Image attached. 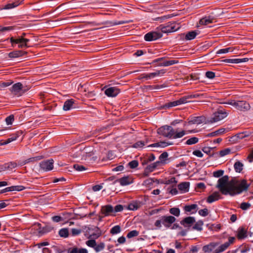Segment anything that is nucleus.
Returning <instances> with one entry per match:
<instances>
[{
    "mask_svg": "<svg viewBox=\"0 0 253 253\" xmlns=\"http://www.w3.org/2000/svg\"><path fill=\"white\" fill-rule=\"evenodd\" d=\"M249 186L250 184L247 183L245 179L242 180L240 182L234 178L229 181V176L224 175L218 180L216 187L222 194L234 196L247 191Z\"/></svg>",
    "mask_w": 253,
    "mask_h": 253,
    "instance_id": "obj_1",
    "label": "nucleus"
},
{
    "mask_svg": "<svg viewBox=\"0 0 253 253\" xmlns=\"http://www.w3.org/2000/svg\"><path fill=\"white\" fill-rule=\"evenodd\" d=\"M29 89V87L24 86L21 83H17L12 86L10 90L13 94L19 96H21Z\"/></svg>",
    "mask_w": 253,
    "mask_h": 253,
    "instance_id": "obj_2",
    "label": "nucleus"
},
{
    "mask_svg": "<svg viewBox=\"0 0 253 253\" xmlns=\"http://www.w3.org/2000/svg\"><path fill=\"white\" fill-rule=\"evenodd\" d=\"M157 133L165 137L172 138L174 134V129L171 126L165 125L161 126L157 130Z\"/></svg>",
    "mask_w": 253,
    "mask_h": 253,
    "instance_id": "obj_3",
    "label": "nucleus"
},
{
    "mask_svg": "<svg viewBox=\"0 0 253 253\" xmlns=\"http://www.w3.org/2000/svg\"><path fill=\"white\" fill-rule=\"evenodd\" d=\"M34 226L35 229L38 231L39 236H42L51 231L54 229V227L49 223L46 224L44 226H42L41 223H35Z\"/></svg>",
    "mask_w": 253,
    "mask_h": 253,
    "instance_id": "obj_4",
    "label": "nucleus"
},
{
    "mask_svg": "<svg viewBox=\"0 0 253 253\" xmlns=\"http://www.w3.org/2000/svg\"><path fill=\"white\" fill-rule=\"evenodd\" d=\"M161 33H169L177 31L180 28L179 23L169 22L166 26L161 25L160 26Z\"/></svg>",
    "mask_w": 253,
    "mask_h": 253,
    "instance_id": "obj_5",
    "label": "nucleus"
},
{
    "mask_svg": "<svg viewBox=\"0 0 253 253\" xmlns=\"http://www.w3.org/2000/svg\"><path fill=\"white\" fill-rule=\"evenodd\" d=\"M214 114V117L212 118L211 120H207V123H212L213 122H217L219 121H220L227 116V113L225 111L224 109L223 110H217V111H215L213 113Z\"/></svg>",
    "mask_w": 253,
    "mask_h": 253,
    "instance_id": "obj_6",
    "label": "nucleus"
},
{
    "mask_svg": "<svg viewBox=\"0 0 253 253\" xmlns=\"http://www.w3.org/2000/svg\"><path fill=\"white\" fill-rule=\"evenodd\" d=\"M102 90H104L105 94L109 97H115L121 92L120 89L116 86L107 87V86H105Z\"/></svg>",
    "mask_w": 253,
    "mask_h": 253,
    "instance_id": "obj_7",
    "label": "nucleus"
},
{
    "mask_svg": "<svg viewBox=\"0 0 253 253\" xmlns=\"http://www.w3.org/2000/svg\"><path fill=\"white\" fill-rule=\"evenodd\" d=\"M186 103H188V100L187 99L186 96L185 95L183 97H181L180 98L177 100L169 102L165 104L162 108L164 109H167L172 107H174Z\"/></svg>",
    "mask_w": 253,
    "mask_h": 253,
    "instance_id": "obj_8",
    "label": "nucleus"
},
{
    "mask_svg": "<svg viewBox=\"0 0 253 253\" xmlns=\"http://www.w3.org/2000/svg\"><path fill=\"white\" fill-rule=\"evenodd\" d=\"M162 36L163 34L161 32L152 31L146 34L144 39L146 41L150 42L160 39Z\"/></svg>",
    "mask_w": 253,
    "mask_h": 253,
    "instance_id": "obj_9",
    "label": "nucleus"
},
{
    "mask_svg": "<svg viewBox=\"0 0 253 253\" xmlns=\"http://www.w3.org/2000/svg\"><path fill=\"white\" fill-rule=\"evenodd\" d=\"M9 40L12 47H14L16 44H18V47L19 48H23L31 46L28 45V44H25L21 38H14L13 37H12L10 38Z\"/></svg>",
    "mask_w": 253,
    "mask_h": 253,
    "instance_id": "obj_10",
    "label": "nucleus"
},
{
    "mask_svg": "<svg viewBox=\"0 0 253 253\" xmlns=\"http://www.w3.org/2000/svg\"><path fill=\"white\" fill-rule=\"evenodd\" d=\"M165 57H164L156 59L154 60L151 63L154 64L163 61V62L159 63V66L167 67L176 64L178 62V61L177 60H165Z\"/></svg>",
    "mask_w": 253,
    "mask_h": 253,
    "instance_id": "obj_11",
    "label": "nucleus"
},
{
    "mask_svg": "<svg viewBox=\"0 0 253 253\" xmlns=\"http://www.w3.org/2000/svg\"><path fill=\"white\" fill-rule=\"evenodd\" d=\"M186 98L188 100V102H190V99L195 98L197 101H204L206 99V94L201 91H197L193 94L187 95Z\"/></svg>",
    "mask_w": 253,
    "mask_h": 253,
    "instance_id": "obj_12",
    "label": "nucleus"
},
{
    "mask_svg": "<svg viewBox=\"0 0 253 253\" xmlns=\"http://www.w3.org/2000/svg\"><path fill=\"white\" fill-rule=\"evenodd\" d=\"M162 218L163 224L166 228H170L176 220V218L172 215H163L162 216Z\"/></svg>",
    "mask_w": 253,
    "mask_h": 253,
    "instance_id": "obj_13",
    "label": "nucleus"
},
{
    "mask_svg": "<svg viewBox=\"0 0 253 253\" xmlns=\"http://www.w3.org/2000/svg\"><path fill=\"white\" fill-rule=\"evenodd\" d=\"M53 162L52 159L43 161L40 163V167L44 171L51 170L53 168Z\"/></svg>",
    "mask_w": 253,
    "mask_h": 253,
    "instance_id": "obj_14",
    "label": "nucleus"
},
{
    "mask_svg": "<svg viewBox=\"0 0 253 253\" xmlns=\"http://www.w3.org/2000/svg\"><path fill=\"white\" fill-rule=\"evenodd\" d=\"M250 105L246 101L238 100L237 101L235 108L240 111L245 112L250 110Z\"/></svg>",
    "mask_w": 253,
    "mask_h": 253,
    "instance_id": "obj_15",
    "label": "nucleus"
},
{
    "mask_svg": "<svg viewBox=\"0 0 253 253\" xmlns=\"http://www.w3.org/2000/svg\"><path fill=\"white\" fill-rule=\"evenodd\" d=\"M211 98L210 96H207V108L211 110H218L220 106L219 105V103L217 102L215 99L211 101L208 99Z\"/></svg>",
    "mask_w": 253,
    "mask_h": 253,
    "instance_id": "obj_16",
    "label": "nucleus"
},
{
    "mask_svg": "<svg viewBox=\"0 0 253 253\" xmlns=\"http://www.w3.org/2000/svg\"><path fill=\"white\" fill-rule=\"evenodd\" d=\"M188 124L189 125L197 124L199 125L201 123L206 122V117L204 116H201L198 117H193L190 119L188 120Z\"/></svg>",
    "mask_w": 253,
    "mask_h": 253,
    "instance_id": "obj_17",
    "label": "nucleus"
},
{
    "mask_svg": "<svg viewBox=\"0 0 253 253\" xmlns=\"http://www.w3.org/2000/svg\"><path fill=\"white\" fill-rule=\"evenodd\" d=\"M117 182H119L122 186H126L132 183L133 182V180L131 177L126 176L117 179L114 181L113 183L115 184Z\"/></svg>",
    "mask_w": 253,
    "mask_h": 253,
    "instance_id": "obj_18",
    "label": "nucleus"
},
{
    "mask_svg": "<svg viewBox=\"0 0 253 253\" xmlns=\"http://www.w3.org/2000/svg\"><path fill=\"white\" fill-rule=\"evenodd\" d=\"M17 166V164L15 162H8L0 166V171L6 170H11L15 168Z\"/></svg>",
    "mask_w": 253,
    "mask_h": 253,
    "instance_id": "obj_19",
    "label": "nucleus"
},
{
    "mask_svg": "<svg viewBox=\"0 0 253 253\" xmlns=\"http://www.w3.org/2000/svg\"><path fill=\"white\" fill-rule=\"evenodd\" d=\"M143 205V203L141 201L138 200L132 201L128 204L127 209L131 211L137 210L142 206Z\"/></svg>",
    "mask_w": 253,
    "mask_h": 253,
    "instance_id": "obj_20",
    "label": "nucleus"
},
{
    "mask_svg": "<svg viewBox=\"0 0 253 253\" xmlns=\"http://www.w3.org/2000/svg\"><path fill=\"white\" fill-rule=\"evenodd\" d=\"M101 212L104 216L112 215L114 212V208L111 205H107L101 207Z\"/></svg>",
    "mask_w": 253,
    "mask_h": 253,
    "instance_id": "obj_21",
    "label": "nucleus"
},
{
    "mask_svg": "<svg viewBox=\"0 0 253 253\" xmlns=\"http://www.w3.org/2000/svg\"><path fill=\"white\" fill-rule=\"evenodd\" d=\"M195 222V219L194 217L188 216L184 218L180 221V224L184 227H191Z\"/></svg>",
    "mask_w": 253,
    "mask_h": 253,
    "instance_id": "obj_22",
    "label": "nucleus"
},
{
    "mask_svg": "<svg viewBox=\"0 0 253 253\" xmlns=\"http://www.w3.org/2000/svg\"><path fill=\"white\" fill-rule=\"evenodd\" d=\"M209 13L208 15H207V28L208 27H212L211 26H208L209 23H211L216 22V19L217 15L214 14L213 12H210V11H207V13Z\"/></svg>",
    "mask_w": 253,
    "mask_h": 253,
    "instance_id": "obj_23",
    "label": "nucleus"
},
{
    "mask_svg": "<svg viewBox=\"0 0 253 253\" xmlns=\"http://www.w3.org/2000/svg\"><path fill=\"white\" fill-rule=\"evenodd\" d=\"M75 100L73 99L67 100L64 104L63 109L64 111H68L75 108Z\"/></svg>",
    "mask_w": 253,
    "mask_h": 253,
    "instance_id": "obj_24",
    "label": "nucleus"
},
{
    "mask_svg": "<svg viewBox=\"0 0 253 253\" xmlns=\"http://www.w3.org/2000/svg\"><path fill=\"white\" fill-rule=\"evenodd\" d=\"M221 198V196L218 192H214L212 194L209 196L207 199V202L209 203H211L213 202L217 201L218 199Z\"/></svg>",
    "mask_w": 253,
    "mask_h": 253,
    "instance_id": "obj_25",
    "label": "nucleus"
},
{
    "mask_svg": "<svg viewBox=\"0 0 253 253\" xmlns=\"http://www.w3.org/2000/svg\"><path fill=\"white\" fill-rule=\"evenodd\" d=\"M23 133V131L20 130L10 135V137L8 138L6 140H5L7 143V144L13 141L16 140L17 138L21 136Z\"/></svg>",
    "mask_w": 253,
    "mask_h": 253,
    "instance_id": "obj_26",
    "label": "nucleus"
},
{
    "mask_svg": "<svg viewBox=\"0 0 253 253\" xmlns=\"http://www.w3.org/2000/svg\"><path fill=\"white\" fill-rule=\"evenodd\" d=\"M177 187L178 189L182 192H187L189 189L190 183L189 182H182L179 183Z\"/></svg>",
    "mask_w": 253,
    "mask_h": 253,
    "instance_id": "obj_27",
    "label": "nucleus"
},
{
    "mask_svg": "<svg viewBox=\"0 0 253 253\" xmlns=\"http://www.w3.org/2000/svg\"><path fill=\"white\" fill-rule=\"evenodd\" d=\"M198 206L196 204L186 205L184 207V210L185 212H191V213L196 212L198 210Z\"/></svg>",
    "mask_w": 253,
    "mask_h": 253,
    "instance_id": "obj_28",
    "label": "nucleus"
},
{
    "mask_svg": "<svg viewBox=\"0 0 253 253\" xmlns=\"http://www.w3.org/2000/svg\"><path fill=\"white\" fill-rule=\"evenodd\" d=\"M207 148L209 149V150L207 151V155H208L209 157H213L215 159L218 158V153L214 152V150L216 149V147L207 146Z\"/></svg>",
    "mask_w": 253,
    "mask_h": 253,
    "instance_id": "obj_29",
    "label": "nucleus"
},
{
    "mask_svg": "<svg viewBox=\"0 0 253 253\" xmlns=\"http://www.w3.org/2000/svg\"><path fill=\"white\" fill-rule=\"evenodd\" d=\"M83 153L84 154L82 155V160H86L88 159H90V160H92L93 161H95L97 159V157L93 156L94 154L92 152Z\"/></svg>",
    "mask_w": 253,
    "mask_h": 253,
    "instance_id": "obj_30",
    "label": "nucleus"
},
{
    "mask_svg": "<svg viewBox=\"0 0 253 253\" xmlns=\"http://www.w3.org/2000/svg\"><path fill=\"white\" fill-rule=\"evenodd\" d=\"M200 34V32L198 31H192L188 32L185 36L186 40H192L194 39L197 35Z\"/></svg>",
    "mask_w": 253,
    "mask_h": 253,
    "instance_id": "obj_31",
    "label": "nucleus"
},
{
    "mask_svg": "<svg viewBox=\"0 0 253 253\" xmlns=\"http://www.w3.org/2000/svg\"><path fill=\"white\" fill-rule=\"evenodd\" d=\"M229 246V244L225 242L223 244L220 245L218 248L215 249L213 251V253H220L224 252L226 250Z\"/></svg>",
    "mask_w": 253,
    "mask_h": 253,
    "instance_id": "obj_32",
    "label": "nucleus"
},
{
    "mask_svg": "<svg viewBox=\"0 0 253 253\" xmlns=\"http://www.w3.org/2000/svg\"><path fill=\"white\" fill-rule=\"evenodd\" d=\"M247 230L243 227H240L238 229L237 238L239 239H243L247 237Z\"/></svg>",
    "mask_w": 253,
    "mask_h": 253,
    "instance_id": "obj_33",
    "label": "nucleus"
},
{
    "mask_svg": "<svg viewBox=\"0 0 253 253\" xmlns=\"http://www.w3.org/2000/svg\"><path fill=\"white\" fill-rule=\"evenodd\" d=\"M207 227L211 231H218L221 229V226L220 224L215 225L214 224L208 223L207 224Z\"/></svg>",
    "mask_w": 253,
    "mask_h": 253,
    "instance_id": "obj_34",
    "label": "nucleus"
},
{
    "mask_svg": "<svg viewBox=\"0 0 253 253\" xmlns=\"http://www.w3.org/2000/svg\"><path fill=\"white\" fill-rule=\"evenodd\" d=\"M219 243L218 242H212L210 244L207 245V252H211L213 253L214 249L217 247Z\"/></svg>",
    "mask_w": 253,
    "mask_h": 253,
    "instance_id": "obj_35",
    "label": "nucleus"
},
{
    "mask_svg": "<svg viewBox=\"0 0 253 253\" xmlns=\"http://www.w3.org/2000/svg\"><path fill=\"white\" fill-rule=\"evenodd\" d=\"M156 168V166L154 165V164H153L147 166L145 169L144 174L145 176H148L149 173L154 171Z\"/></svg>",
    "mask_w": 253,
    "mask_h": 253,
    "instance_id": "obj_36",
    "label": "nucleus"
},
{
    "mask_svg": "<svg viewBox=\"0 0 253 253\" xmlns=\"http://www.w3.org/2000/svg\"><path fill=\"white\" fill-rule=\"evenodd\" d=\"M244 165L240 161H237L234 165L235 170L237 172H241L243 170Z\"/></svg>",
    "mask_w": 253,
    "mask_h": 253,
    "instance_id": "obj_37",
    "label": "nucleus"
},
{
    "mask_svg": "<svg viewBox=\"0 0 253 253\" xmlns=\"http://www.w3.org/2000/svg\"><path fill=\"white\" fill-rule=\"evenodd\" d=\"M225 131V128H221L218 129V130L212 132L211 133H209L207 134V137H212L216 136L219 134H221L224 133Z\"/></svg>",
    "mask_w": 253,
    "mask_h": 253,
    "instance_id": "obj_38",
    "label": "nucleus"
},
{
    "mask_svg": "<svg viewBox=\"0 0 253 253\" xmlns=\"http://www.w3.org/2000/svg\"><path fill=\"white\" fill-rule=\"evenodd\" d=\"M169 212L172 215L178 217L180 215V211L178 208L173 207L169 209Z\"/></svg>",
    "mask_w": 253,
    "mask_h": 253,
    "instance_id": "obj_39",
    "label": "nucleus"
},
{
    "mask_svg": "<svg viewBox=\"0 0 253 253\" xmlns=\"http://www.w3.org/2000/svg\"><path fill=\"white\" fill-rule=\"evenodd\" d=\"M20 4V2L18 1H16L15 2L8 3L4 5V7L2 8L3 9H9L16 6H18Z\"/></svg>",
    "mask_w": 253,
    "mask_h": 253,
    "instance_id": "obj_40",
    "label": "nucleus"
},
{
    "mask_svg": "<svg viewBox=\"0 0 253 253\" xmlns=\"http://www.w3.org/2000/svg\"><path fill=\"white\" fill-rule=\"evenodd\" d=\"M20 52H21L20 50H15L10 52L8 53V57L10 58H14L21 57V54H20Z\"/></svg>",
    "mask_w": 253,
    "mask_h": 253,
    "instance_id": "obj_41",
    "label": "nucleus"
},
{
    "mask_svg": "<svg viewBox=\"0 0 253 253\" xmlns=\"http://www.w3.org/2000/svg\"><path fill=\"white\" fill-rule=\"evenodd\" d=\"M59 235L60 237L67 238L69 236V231L67 228H62L59 231Z\"/></svg>",
    "mask_w": 253,
    "mask_h": 253,
    "instance_id": "obj_42",
    "label": "nucleus"
},
{
    "mask_svg": "<svg viewBox=\"0 0 253 253\" xmlns=\"http://www.w3.org/2000/svg\"><path fill=\"white\" fill-rule=\"evenodd\" d=\"M152 74V73H149V74H141L139 77H138V80H143L145 79L146 80L151 79L152 78H153V76L151 75Z\"/></svg>",
    "mask_w": 253,
    "mask_h": 253,
    "instance_id": "obj_43",
    "label": "nucleus"
},
{
    "mask_svg": "<svg viewBox=\"0 0 253 253\" xmlns=\"http://www.w3.org/2000/svg\"><path fill=\"white\" fill-rule=\"evenodd\" d=\"M186 134L185 130H182L180 132H177L174 130V134L172 136V138L176 139L183 137Z\"/></svg>",
    "mask_w": 253,
    "mask_h": 253,
    "instance_id": "obj_44",
    "label": "nucleus"
},
{
    "mask_svg": "<svg viewBox=\"0 0 253 253\" xmlns=\"http://www.w3.org/2000/svg\"><path fill=\"white\" fill-rule=\"evenodd\" d=\"M162 87H163V85H147L144 86V88L147 90L159 89Z\"/></svg>",
    "mask_w": 253,
    "mask_h": 253,
    "instance_id": "obj_45",
    "label": "nucleus"
},
{
    "mask_svg": "<svg viewBox=\"0 0 253 253\" xmlns=\"http://www.w3.org/2000/svg\"><path fill=\"white\" fill-rule=\"evenodd\" d=\"M177 183V181L175 177H172L170 179L166 180L164 183L167 185L174 183V185L172 186V187H175L176 184Z\"/></svg>",
    "mask_w": 253,
    "mask_h": 253,
    "instance_id": "obj_46",
    "label": "nucleus"
},
{
    "mask_svg": "<svg viewBox=\"0 0 253 253\" xmlns=\"http://www.w3.org/2000/svg\"><path fill=\"white\" fill-rule=\"evenodd\" d=\"M231 153V149L230 148H225L219 151L218 157H222L227 155Z\"/></svg>",
    "mask_w": 253,
    "mask_h": 253,
    "instance_id": "obj_47",
    "label": "nucleus"
},
{
    "mask_svg": "<svg viewBox=\"0 0 253 253\" xmlns=\"http://www.w3.org/2000/svg\"><path fill=\"white\" fill-rule=\"evenodd\" d=\"M203 225V222L202 221L199 220L197 222H196L194 225L193 226V229L197 230L198 231H201L202 229V225Z\"/></svg>",
    "mask_w": 253,
    "mask_h": 253,
    "instance_id": "obj_48",
    "label": "nucleus"
},
{
    "mask_svg": "<svg viewBox=\"0 0 253 253\" xmlns=\"http://www.w3.org/2000/svg\"><path fill=\"white\" fill-rule=\"evenodd\" d=\"M198 138L196 137H193L188 139L186 142L187 145H192L197 143L198 142Z\"/></svg>",
    "mask_w": 253,
    "mask_h": 253,
    "instance_id": "obj_49",
    "label": "nucleus"
},
{
    "mask_svg": "<svg viewBox=\"0 0 253 253\" xmlns=\"http://www.w3.org/2000/svg\"><path fill=\"white\" fill-rule=\"evenodd\" d=\"M121 231V227L119 225H116L112 227L110 230V233L112 234H117Z\"/></svg>",
    "mask_w": 253,
    "mask_h": 253,
    "instance_id": "obj_50",
    "label": "nucleus"
},
{
    "mask_svg": "<svg viewBox=\"0 0 253 253\" xmlns=\"http://www.w3.org/2000/svg\"><path fill=\"white\" fill-rule=\"evenodd\" d=\"M233 51V49H232V47H228L226 48H223L220 49L217 51L216 52V54H223V53H226L229 52H232Z\"/></svg>",
    "mask_w": 253,
    "mask_h": 253,
    "instance_id": "obj_51",
    "label": "nucleus"
},
{
    "mask_svg": "<svg viewBox=\"0 0 253 253\" xmlns=\"http://www.w3.org/2000/svg\"><path fill=\"white\" fill-rule=\"evenodd\" d=\"M139 232L137 230H132L128 232L127 234V238H131L134 237H136L138 235Z\"/></svg>",
    "mask_w": 253,
    "mask_h": 253,
    "instance_id": "obj_52",
    "label": "nucleus"
},
{
    "mask_svg": "<svg viewBox=\"0 0 253 253\" xmlns=\"http://www.w3.org/2000/svg\"><path fill=\"white\" fill-rule=\"evenodd\" d=\"M98 231L96 233H93L92 234L90 235L88 237L89 239H97L99 238L101 235V233L98 227H97Z\"/></svg>",
    "mask_w": 253,
    "mask_h": 253,
    "instance_id": "obj_53",
    "label": "nucleus"
},
{
    "mask_svg": "<svg viewBox=\"0 0 253 253\" xmlns=\"http://www.w3.org/2000/svg\"><path fill=\"white\" fill-rule=\"evenodd\" d=\"M104 248H105L104 243L101 242L97 245L96 244L95 247L94 248V249L96 252H99L103 250L104 249Z\"/></svg>",
    "mask_w": 253,
    "mask_h": 253,
    "instance_id": "obj_54",
    "label": "nucleus"
},
{
    "mask_svg": "<svg viewBox=\"0 0 253 253\" xmlns=\"http://www.w3.org/2000/svg\"><path fill=\"white\" fill-rule=\"evenodd\" d=\"M74 168L77 171H81L86 170L87 169L84 166L79 164H75L73 166Z\"/></svg>",
    "mask_w": 253,
    "mask_h": 253,
    "instance_id": "obj_55",
    "label": "nucleus"
},
{
    "mask_svg": "<svg viewBox=\"0 0 253 253\" xmlns=\"http://www.w3.org/2000/svg\"><path fill=\"white\" fill-rule=\"evenodd\" d=\"M14 120V117L13 115H10L5 119V122L7 125H12Z\"/></svg>",
    "mask_w": 253,
    "mask_h": 253,
    "instance_id": "obj_56",
    "label": "nucleus"
},
{
    "mask_svg": "<svg viewBox=\"0 0 253 253\" xmlns=\"http://www.w3.org/2000/svg\"><path fill=\"white\" fill-rule=\"evenodd\" d=\"M145 145V142L143 141H138L136 142H135L133 145H132V147L135 148H142Z\"/></svg>",
    "mask_w": 253,
    "mask_h": 253,
    "instance_id": "obj_57",
    "label": "nucleus"
},
{
    "mask_svg": "<svg viewBox=\"0 0 253 253\" xmlns=\"http://www.w3.org/2000/svg\"><path fill=\"white\" fill-rule=\"evenodd\" d=\"M86 244L89 247L94 249L96 244V241L94 239L89 240L86 242Z\"/></svg>",
    "mask_w": 253,
    "mask_h": 253,
    "instance_id": "obj_58",
    "label": "nucleus"
},
{
    "mask_svg": "<svg viewBox=\"0 0 253 253\" xmlns=\"http://www.w3.org/2000/svg\"><path fill=\"white\" fill-rule=\"evenodd\" d=\"M224 174V170L222 169L215 171L213 172V176L215 177L219 178L223 175Z\"/></svg>",
    "mask_w": 253,
    "mask_h": 253,
    "instance_id": "obj_59",
    "label": "nucleus"
},
{
    "mask_svg": "<svg viewBox=\"0 0 253 253\" xmlns=\"http://www.w3.org/2000/svg\"><path fill=\"white\" fill-rule=\"evenodd\" d=\"M251 206V205L249 203L243 202L240 205V208L243 210H247L249 209Z\"/></svg>",
    "mask_w": 253,
    "mask_h": 253,
    "instance_id": "obj_60",
    "label": "nucleus"
},
{
    "mask_svg": "<svg viewBox=\"0 0 253 253\" xmlns=\"http://www.w3.org/2000/svg\"><path fill=\"white\" fill-rule=\"evenodd\" d=\"M168 157V153L167 152H164L162 153L159 156V160L161 163H164L166 161V159Z\"/></svg>",
    "mask_w": 253,
    "mask_h": 253,
    "instance_id": "obj_61",
    "label": "nucleus"
},
{
    "mask_svg": "<svg viewBox=\"0 0 253 253\" xmlns=\"http://www.w3.org/2000/svg\"><path fill=\"white\" fill-rule=\"evenodd\" d=\"M128 165L131 169H135L138 166V162L137 160H133L129 162Z\"/></svg>",
    "mask_w": 253,
    "mask_h": 253,
    "instance_id": "obj_62",
    "label": "nucleus"
},
{
    "mask_svg": "<svg viewBox=\"0 0 253 253\" xmlns=\"http://www.w3.org/2000/svg\"><path fill=\"white\" fill-rule=\"evenodd\" d=\"M82 232L81 229L73 228L71 229V234L73 236L79 235Z\"/></svg>",
    "mask_w": 253,
    "mask_h": 253,
    "instance_id": "obj_63",
    "label": "nucleus"
},
{
    "mask_svg": "<svg viewBox=\"0 0 253 253\" xmlns=\"http://www.w3.org/2000/svg\"><path fill=\"white\" fill-rule=\"evenodd\" d=\"M124 209V207L122 205H116L114 209V212L122 211Z\"/></svg>",
    "mask_w": 253,
    "mask_h": 253,
    "instance_id": "obj_64",
    "label": "nucleus"
}]
</instances>
